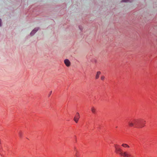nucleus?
Wrapping results in <instances>:
<instances>
[{
    "mask_svg": "<svg viewBox=\"0 0 157 157\" xmlns=\"http://www.w3.org/2000/svg\"><path fill=\"white\" fill-rule=\"evenodd\" d=\"M5 153V151L3 150L2 147H0V155L2 157H4Z\"/></svg>",
    "mask_w": 157,
    "mask_h": 157,
    "instance_id": "nucleus-6",
    "label": "nucleus"
},
{
    "mask_svg": "<svg viewBox=\"0 0 157 157\" xmlns=\"http://www.w3.org/2000/svg\"><path fill=\"white\" fill-rule=\"evenodd\" d=\"M145 122V121L142 120L134 119L128 121V123L130 126L139 128L143 127Z\"/></svg>",
    "mask_w": 157,
    "mask_h": 157,
    "instance_id": "nucleus-1",
    "label": "nucleus"
},
{
    "mask_svg": "<svg viewBox=\"0 0 157 157\" xmlns=\"http://www.w3.org/2000/svg\"><path fill=\"white\" fill-rule=\"evenodd\" d=\"M94 62L95 63H96L97 62V60H95V59H94Z\"/></svg>",
    "mask_w": 157,
    "mask_h": 157,
    "instance_id": "nucleus-18",
    "label": "nucleus"
},
{
    "mask_svg": "<svg viewBox=\"0 0 157 157\" xmlns=\"http://www.w3.org/2000/svg\"><path fill=\"white\" fill-rule=\"evenodd\" d=\"M130 0H122L121 2H129Z\"/></svg>",
    "mask_w": 157,
    "mask_h": 157,
    "instance_id": "nucleus-10",
    "label": "nucleus"
},
{
    "mask_svg": "<svg viewBox=\"0 0 157 157\" xmlns=\"http://www.w3.org/2000/svg\"><path fill=\"white\" fill-rule=\"evenodd\" d=\"M86 58L88 59V61L90 60V61H91V59H90V58H89V55L87 56Z\"/></svg>",
    "mask_w": 157,
    "mask_h": 157,
    "instance_id": "nucleus-13",
    "label": "nucleus"
},
{
    "mask_svg": "<svg viewBox=\"0 0 157 157\" xmlns=\"http://www.w3.org/2000/svg\"><path fill=\"white\" fill-rule=\"evenodd\" d=\"M91 111H92V112L94 113L95 114L96 113V110L95 109L94 107H92L91 109Z\"/></svg>",
    "mask_w": 157,
    "mask_h": 157,
    "instance_id": "nucleus-8",
    "label": "nucleus"
},
{
    "mask_svg": "<svg viewBox=\"0 0 157 157\" xmlns=\"http://www.w3.org/2000/svg\"><path fill=\"white\" fill-rule=\"evenodd\" d=\"M19 136L20 138H21L22 137V133L21 132H19L18 133Z\"/></svg>",
    "mask_w": 157,
    "mask_h": 157,
    "instance_id": "nucleus-12",
    "label": "nucleus"
},
{
    "mask_svg": "<svg viewBox=\"0 0 157 157\" xmlns=\"http://www.w3.org/2000/svg\"><path fill=\"white\" fill-rule=\"evenodd\" d=\"M79 29L81 30H82V26H79Z\"/></svg>",
    "mask_w": 157,
    "mask_h": 157,
    "instance_id": "nucleus-15",
    "label": "nucleus"
},
{
    "mask_svg": "<svg viewBox=\"0 0 157 157\" xmlns=\"http://www.w3.org/2000/svg\"><path fill=\"white\" fill-rule=\"evenodd\" d=\"M52 91H51V92L50 94H49V96H50V95L51 94V93H52Z\"/></svg>",
    "mask_w": 157,
    "mask_h": 157,
    "instance_id": "nucleus-19",
    "label": "nucleus"
},
{
    "mask_svg": "<svg viewBox=\"0 0 157 157\" xmlns=\"http://www.w3.org/2000/svg\"><path fill=\"white\" fill-rule=\"evenodd\" d=\"M80 117L79 114L78 113H77L75 115L74 119V121L76 123H77L78 122V119Z\"/></svg>",
    "mask_w": 157,
    "mask_h": 157,
    "instance_id": "nucleus-4",
    "label": "nucleus"
},
{
    "mask_svg": "<svg viewBox=\"0 0 157 157\" xmlns=\"http://www.w3.org/2000/svg\"><path fill=\"white\" fill-rule=\"evenodd\" d=\"M105 78V77L104 76H102L101 77V80H104Z\"/></svg>",
    "mask_w": 157,
    "mask_h": 157,
    "instance_id": "nucleus-16",
    "label": "nucleus"
},
{
    "mask_svg": "<svg viewBox=\"0 0 157 157\" xmlns=\"http://www.w3.org/2000/svg\"><path fill=\"white\" fill-rule=\"evenodd\" d=\"M115 152L117 154L120 155L121 156L124 157H134L132 156L127 151H123L121 149L119 146L117 145H115Z\"/></svg>",
    "mask_w": 157,
    "mask_h": 157,
    "instance_id": "nucleus-2",
    "label": "nucleus"
},
{
    "mask_svg": "<svg viewBox=\"0 0 157 157\" xmlns=\"http://www.w3.org/2000/svg\"><path fill=\"white\" fill-rule=\"evenodd\" d=\"M74 150L75 151V153H77V152H78L77 150H76V148L75 147H74Z\"/></svg>",
    "mask_w": 157,
    "mask_h": 157,
    "instance_id": "nucleus-14",
    "label": "nucleus"
},
{
    "mask_svg": "<svg viewBox=\"0 0 157 157\" xmlns=\"http://www.w3.org/2000/svg\"><path fill=\"white\" fill-rule=\"evenodd\" d=\"M39 29V27H36L30 33V35L31 36H32L34 35V34L37 32V31H38Z\"/></svg>",
    "mask_w": 157,
    "mask_h": 157,
    "instance_id": "nucleus-3",
    "label": "nucleus"
},
{
    "mask_svg": "<svg viewBox=\"0 0 157 157\" xmlns=\"http://www.w3.org/2000/svg\"><path fill=\"white\" fill-rule=\"evenodd\" d=\"M64 63L65 65L67 67L70 66L71 65V63L70 61L67 59L64 60Z\"/></svg>",
    "mask_w": 157,
    "mask_h": 157,
    "instance_id": "nucleus-5",
    "label": "nucleus"
},
{
    "mask_svg": "<svg viewBox=\"0 0 157 157\" xmlns=\"http://www.w3.org/2000/svg\"><path fill=\"white\" fill-rule=\"evenodd\" d=\"M75 155L76 157H79V154L78 152H77V153H75Z\"/></svg>",
    "mask_w": 157,
    "mask_h": 157,
    "instance_id": "nucleus-11",
    "label": "nucleus"
},
{
    "mask_svg": "<svg viewBox=\"0 0 157 157\" xmlns=\"http://www.w3.org/2000/svg\"><path fill=\"white\" fill-rule=\"evenodd\" d=\"M2 26V20L0 19V27Z\"/></svg>",
    "mask_w": 157,
    "mask_h": 157,
    "instance_id": "nucleus-17",
    "label": "nucleus"
},
{
    "mask_svg": "<svg viewBox=\"0 0 157 157\" xmlns=\"http://www.w3.org/2000/svg\"><path fill=\"white\" fill-rule=\"evenodd\" d=\"M122 146L124 147H128V148H129L130 147L129 146H128V145H127V144H123L122 145Z\"/></svg>",
    "mask_w": 157,
    "mask_h": 157,
    "instance_id": "nucleus-9",
    "label": "nucleus"
},
{
    "mask_svg": "<svg viewBox=\"0 0 157 157\" xmlns=\"http://www.w3.org/2000/svg\"><path fill=\"white\" fill-rule=\"evenodd\" d=\"M101 72L100 71H98L97 72L95 77L96 79H97L99 78V75L101 74Z\"/></svg>",
    "mask_w": 157,
    "mask_h": 157,
    "instance_id": "nucleus-7",
    "label": "nucleus"
}]
</instances>
